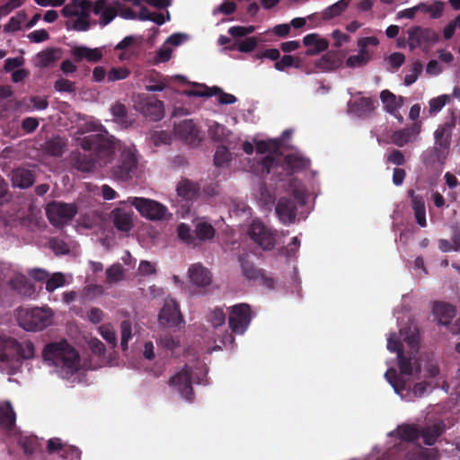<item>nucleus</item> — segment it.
Here are the masks:
<instances>
[{
	"mask_svg": "<svg viewBox=\"0 0 460 460\" xmlns=\"http://www.w3.org/2000/svg\"><path fill=\"white\" fill-rule=\"evenodd\" d=\"M377 44L378 40L376 37L360 38L358 41L359 51L357 55L349 56L347 58V66L355 68L366 66L370 59V55L367 49V47L368 45L376 46Z\"/></svg>",
	"mask_w": 460,
	"mask_h": 460,
	"instance_id": "15",
	"label": "nucleus"
},
{
	"mask_svg": "<svg viewBox=\"0 0 460 460\" xmlns=\"http://www.w3.org/2000/svg\"><path fill=\"white\" fill-rule=\"evenodd\" d=\"M258 44V40L255 37H250L243 40L238 45V50L243 53L252 51Z\"/></svg>",
	"mask_w": 460,
	"mask_h": 460,
	"instance_id": "64",
	"label": "nucleus"
},
{
	"mask_svg": "<svg viewBox=\"0 0 460 460\" xmlns=\"http://www.w3.org/2000/svg\"><path fill=\"white\" fill-rule=\"evenodd\" d=\"M398 460H436L438 451L436 449L424 448L420 446H411L400 443Z\"/></svg>",
	"mask_w": 460,
	"mask_h": 460,
	"instance_id": "14",
	"label": "nucleus"
},
{
	"mask_svg": "<svg viewBox=\"0 0 460 460\" xmlns=\"http://www.w3.org/2000/svg\"><path fill=\"white\" fill-rule=\"evenodd\" d=\"M215 228L207 222L198 223L195 228L196 238L200 241L211 240L215 236Z\"/></svg>",
	"mask_w": 460,
	"mask_h": 460,
	"instance_id": "40",
	"label": "nucleus"
},
{
	"mask_svg": "<svg viewBox=\"0 0 460 460\" xmlns=\"http://www.w3.org/2000/svg\"><path fill=\"white\" fill-rule=\"evenodd\" d=\"M77 214V206L60 201L49 202L46 207V215L50 224L60 227L71 221Z\"/></svg>",
	"mask_w": 460,
	"mask_h": 460,
	"instance_id": "7",
	"label": "nucleus"
},
{
	"mask_svg": "<svg viewBox=\"0 0 460 460\" xmlns=\"http://www.w3.org/2000/svg\"><path fill=\"white\" fill-rule=\"evenodd\" d=\"M178 237L189 245H196L197 238L193 235L190 227L185 224L181 223L177 226Z\"/></svg>",
	"mask_w": 460,
	"mask_h": 460,
	"instance_id": "43",
	"label": "nucleus"
},
{
	"mask_svg": "<svg viewBox=\"0 0 460 460\" xmlns=\"http://www.w3.org/2000/svg\"><path fill=\"white\" fill-rule=\"evenodd\" d=\"M411 133L409 129H399L393 132L391 136L392 142L399 146L402 147L410 142Z\"/></svg>",
	"mask_w": 460,
	"mask_h": 460,
	"instance_id": "47",
	"label": "nucleus"
},
{
	"mask_svg": "<svg viewBox=\"0 0 460 460\" xmlns=\"http://www.w3.org/2000/svg\"><path fill=\"white\" fill-rule=\"evenodd\" d=\"M199 185L189 179H183L179 181L176 188L177 194L186 200L195 199L199 195Z\"/></svg>",
	"mask_w": 460,
	"mask_h": 460,
	"instance_id": "28",
	"label": "nucleus"
},
{
	"mask_svg": "<svg viewBox=\"0 0 460 460\" xmlns=\"http://www.w3.org/2000/svg\"><path fill=\"white\" fill-rule=\"evenodd\" d=\"M303 43L308 47L305 50V56H315L325 51L329 47V41L323 39L317 33H310L304 37Z\"/></svg>",
	"mask_w": 460,
	"mask_h": 460,
	"instance_id": "24",
	"label": "nucleus"
},
{
	"mask_svg": "<svg viewBox=\"0 0 460 460\" xmlns=\"http://www.w3.org/2000/svg\"><path fill=\"white\" fill-rule=\"evenodd\" d=\"M138 159L134 146H124L120 149L116 164L111 168L112 176L119 181L132 179L137 171Z\"/></svg>",
	"mask_w": 460,
	"mask_h": 460,
	"instance_id": "4",
	"label": "nucleus"
},
{
	"mask_svg": "<svg viewBox=\"0 0 460 460\" xmlns=\"http://www.w3.org/2000/svg\"><path fill=\"white\" fill-rule=\"evenodd\" d=\"M380 99L385 105V111L389 113H394L400 106L397 102L396 96L389 90L382 91Z\"/></svg>",
	"mask_w": 460,
	"mask_h": 460,
	"instance_id": "42",
	"label": "nucleus"
},
{
	"mask_svg": "<svg viewBox=\"0 0 460 460\" xmlns=\"http://www.w3.org/2000/svg\"><path fill=\"white\" fill-rule=\"evenodd\" d=\"M38 58L40 66L47 67L56 60L55 51L53 49L41 51L38 54Z\"/></svg>",
	"mask_w": 460,
	"mask_h": 460,
	"instance_id": "62",
	"label": "nucleus"
},
{
	"mask_svg": "<svg viewBox=\"0 0 460 460\" xmlns=\"http://www.w3.org/2000/svg\"><path fill=\"white\" fill-rule=\"evenodd\" d=\"M433 314L437 317L439 324L447 325L456 315V308L448 303L435 302Z\"/></svg>",
	"mask_w": 460,
	"mask_h": 460,
	"instance_id": "26",
	"label": "nucleus"
},
{
	"mask_svg": "<svg viewBox=\"0 0 460 460\" xmlns=\"http://www.w3.org/2000/svg\"><path fill=\"white\" fill-rule=\"evenodd\" d=\"M176 134L185 141H193L199 132L192 119H184L175 128Z\"/></svg>",
	"mask_w": 460,
	"mask_h": 460,
	"instance_id": "29",
	"label": "nucleus"
},
{
	"mask_svg": "<svg viewBox=\"0 0 460 460\" xmlns=\"http://www.w3.org/2000/svg\"><path fill=\"white\" fill-rule=\"evenodd\" d=\"M302 66V60L291 55H284L279 61L275 62L274 67L279 71H284L288 67L298 68Z\"/></svg>",
	"mask_w": 460,
	"mask_h": 460,
	"instance_id": "41",
	"label": "nucleus"
},
{
	"mask_svg": "<svg viewBox=\"0 0 460 460\" xmlns=\"http://www.w3.org/2000/svg\"><path fill=\"white\" fill-rule=\"evenodd\" d=\"M123 268L120 264H113L106 270V278L109 283H116L123 279Z\"/></svg>",
	"mask_w": 460,
	"mask_h": 460,
	"instance_id": "49",
	"label": "nucleus"
},
{
	"mask_svg": "<svg viewBox=\"0 0 460 460\" xmlns=\"http://www.w3.org/2000/svg\"><path fill=\"white\" fill-rule=\"evenodd\" d=\"M128 202L135 207L142 217L152 221L165 219L167 214H169L165 206L154 199L133 197L128 198Z\"/></svg>",
	"mask_w": 460,
	"mask_h": 460,
	"instance_id": "6",
	"label": "nucleus"
},
{
	"mask_svg": "<svg viewBox=\"0 0 460 460\" xmlns=\"http://www.w3.org/2000/svg\"><path fill=\"white\" fill-rule=\"evenodd\" d=\"M412 209L414 211V217H415L417 224L421 227H425L427 226V221H426V208H425L424 199L423 198H414L413 204H412Z\"/></svg>",
	"mask_w": 460,
	"mask_h": 460,
	"instance_id": "38",
	"label": "nucleus"
},
{
	"mask_svg": "<svg viewBox=\"0 0 460 460\" xmlns=\"http://www.w3.org/2000/svg\"><path fill=\"white\" fill-rule=\"evenodd\" d=\"M255 31L254 26H233L228 30V33L234 38L244 37Z\"/></svg>",
	"mask_w": 460,
	"mask_h": 460,
	"instance_id": "59",
	"label": "nucleus"
},
{
	"mask_svg": "<svg viewBox=\"0 0 460 460\" xmlns=\"http://www.w3.org/2000/svg\"><path fill=\"white\" fill-rule=\"evenodd\" d=\"M89 13H80L77 19L74 22L73 29L79 31H87L90 28Z\"/></svg>",
	"mask_w": 460,
	"mask_h": 460,
	"instance_id": "61",
	"label": "nucleus"
},
{
	"mask_svg": "<svg viewBox=\"0 0 460 460\" xmlns=\"http://www.w3.org/2000/svg\"><path fill=\"white\" fill-rule=\"evenodd\" d=\"M130 71L124 66L112 67L107 74L108 82H116L129 76Z\"/></svg>",
	"mask_w": 460,
	"mask_h": 460,
	"instance_id": "50",
	"label": "nucleus"
},
{
	"mask_svg": "<svg viewBox=\"0 0 460 460\" xmlns=\"http://www.w3.org/2000/svg\"><path fill=\"white\" fill-rule=\"evenodd\" d=\"M169 385L177 389L181 397L189 402L193 400V388L191 385V370L188 367L172 376Z\"/></svg>",
	"mask_w": 460,
	"mask_h": 460,
	"instance_id": "13",
	"label": "nucleus"
},
{
	"mask_svg": "<svg viewBox=\"0 0 460 460\" xmlns=\"http://www.w3.org/2000/svg\"><path fill=\"white\" fill-rule=\"evenodd\" d=\"M455 126L454 120L451 122H446L442 126H439L434 133L435 150L442 155L448 150L451 142V130Z\"/></svg>",
	"mask_w": 460,
	"mask_h": 460,
	"instance_id": "21",
	"label": "nucleus"
},
{
	"mask_svg": "<svg viewBox=\"0 0 460 460\" xmlns=\"http://www.w3.org/2000/svg\"><path fill=\"white\" fill-rule=\"evenodd\" d=\"M134 106L138 112L150 120L159 121L164 117V102L155 96H138Z\"/></svg>",
	"mask_w": 460,
	"mask_h": 460,
	"instance_id": "12",
	"label": "nucleus"
},
{
	"mask_svg": "<svg viewBox=\"0 0 460 460\" xmlns=\"http://www.w3.org/2000/svg\"><path fill=\"white\" fill-rule=\"evenodd\" d=\"M387 349L391 352H396L397 357L403 352V347L399 339H397L396 333H391L387 340Z\"/></svg>",
	"mask_w": 460,
	"mask_h": 460,
	"instance_id": "60",
	"label": "nucleus"
},
{
	"mask_svg": "<svg viewBox=\"0 0 460 460\" xmlns=\"http://www.w3.org/2000/svg\"><path fill=\"white\" fill-rule=\"evenodd\" d=\"M228 325L235 334H243L252 321V310L248 304L241 303L229 307Z\"/></svg>",
	"mask_w": 460,
	"mask_h": 460,
	"instance_id": "9",
	"label": "nucleus"
},
{
	"mask_svg": "<svg viewBox=\"0 0 460 460\" xmlns=\"http://www.w3.org/2000/svg\"><path fill=\"white\" fill-rule=\"evenodd\" d=\"M239 261L242 273L246 279L255 281L260 279L262 270L256 268L254 263L247 260L243 255L239 257Z\"/></svg>",
	"mask_w": 460,
	"mask_h": 460,
	"instance_id": "34",
	"label": "nucleus"
},
{
	"mask_svg": "<svg viewBox=\"0 0 460 460\" xmlns=\"http://www.w3.org/2000/svg\"><path fill=\"white\" fill-rule=\"evenodd\" d=\"M47 451L49 454L58 453L65 460H80L82 454L78 447L67 445L58 438L48 440Z\"/></svg>",
	"mask_w": 460,
	"mask_h": 460,
	"instance_id": "16",
	"label": "nucleus"
},
{
	"mask_svg": "<svg viewBox=\"0 0 460 460\" xmlns=\"http://www.w3.org/2000/svg\"><path fill=\"white\" fill-rule=\"evenodd\" d=\"M443 432V427L439 423L433 424L432 426L426 427L420 430V437L423 438V441L428 446L434 445L438 437Z\"/></svg>",
	"mask_w": 460,
	"mask_h": 460,
	"instance_id": "35",
	"label": "nucleus"
},
{
	"mask_svg": "<svg viewBox=\"0 0 460 460\" xmlns=\"http://www.w3.org/2000/svg\"><path fill=\"white\" fill-rule=\"evenodd\" d=\"M398 358V367L400 370V373L405 376H411L412 375V365H411V358H407L404 353L399 355L397 357Z\"/></svg>",
	"mask_w": 460,
	"mask_h": 460,
	"instance_id": "57",
	"label": "nucleus"
},
{
	"mask_svg": "<svg viewBox=\"0 0 460 460\" xmlns=\"http://www.w3.org/2000/svg\"><path fill=\"white\" fill-rule=\"evenodd\" d=\"M305 204V191L301 188H294L290 198L282 197L278 200L275 211L281 223L289 225L295 222L297 208Z\"/></svg>",
	"mask_w": 460,
	"mask_h": 460,
	"instance_id": "3",
	"label": "nucleus"
},
{
	"mask_svg": "<svg viewBox=\"0 0 460 460\" xmlns=\"http://www.w3.org/2000/svg\"><path fill=\"white\" fill-rule=\"evenodd\" d=\"M189 278L198 287H207L211 284L212 275L201 263L192 264L189 268Z\"/></svg>",
	"mask_w": 460,
	"mask_h": 460,
	"instance_id": "23",
	"label": "nucleus"
},
{
	"mask_svg": "<svg viewBox=\"0 0 460 460\" xmlns=\"http://www.w3.org/2000/svg\"><path fill=\"white\" fill-rule=\"evenodd\" d=\"M351 0H340L335 4L326 7L323 11V19L331 20L336 16L341 15L349 6Z\"/></svg>",
	"mask_w": 460,
	"mask_h": 460,
	"instance_id": "37",
	"label": "nucleus"
},
{
	"mask_svg": "<svg viewBox=\"0 0 460 460\" xmlns=\"http://www.w3.org/2000/svg\"><path fill=\"white\" fill-rule=\"evenodd\" d=\"M230 160V152L225 146H217L215 155L214 164L216 166H223Z\"/></svg>",
	"mask_w": 460,
	"mask_h": 460,
	"instance_id": "51",
	"label": "nucleus"
},
{
	"mask_svg": "<svg viewBox=\"0 0 460 460\" xmlns=\"http://www.w3.org/2000/svg\"><path fill=\"white\" fill-rule=\"evenodd\" d=\"M42 358L49 365L61 368L66 377L80 368L78 351L65 339L46 344L42 350Z\"/></svg>",
	"mask_w": 460,
	"mask_h": 460,
	"instance_id": "1",
	"label": "nucleus"
},
{
	"mask_svg": "<svg viewBox=\"0 0 460 460\" xmlns=\"http://www.w3.org/2000/svg\"><path fill=\"white\" fill-rule=\"evenodd\" d=\"M54 89L60 93H73L75 92V83L66 78H59L54 84Z\"/></svg>",
	"mask_w": 460,
	"mask_h": 460,
	"instance_id": "55",
	"label": "nucleus"
},
{
	"mask_svg": "<svg viewBox=\"0 0 460 460\" xmlns=\"http://www.w3.org/2000/svg\"><path fill=\"white\" fill-rule=\"evenodd\" d=\"M66 141L59 136L54 137L44 144V152L51 156L60 157L65 153Z\"/></svg>",
	"mask_w": 460,
	"mask_h": 460,
	"instance_id": "31",
	"label": "nucleus"
},
{
	"mask_svg": "<svg viewBox=\"0 0 460 460\" xmlns=\"http://www.w3.org/2000/svg\"><path fill=\"white\" fill-rule=\"evenodd\" d=\"M25 359L33 358L35 349L31 341L19 342L13 338H0V362H8L13 358L12 351Z\"/></svg>",
	"mask_w": 460,
	"mask_h": 460,
	"instance_id": "8",
	"label": "nucleus"
},
{
	"mask_svg": "<svg viewBox=\"0 0 460 460\" xmlns=\"http://www.w3.org/2000/svg\"><path fill=\"white\" fill-rule=\"evenodd\" d=\"M377 104L378 102L376 99L361 97L357 100H350L348 102V111L357 117L365 118L370 116Z\"/></svg>",
	"mask_w": 460,
	"mask_h": 460,
	"instance_id": "19",
	"label": "nucleus"
},
{
	"mask_svg": "<svg viewBox=\"0 0 460 460\" xmlns=\"http://www.w3.org/2000/svg\"><path fill=\"white\" fill-rule=\"evenodd\" d=\"M422 68L423 66L420 60L414 61L411 66V74L406 75L404 77V84L411 85L415 83L419 75L421 74Z\"/></svg>",
	"mask_w": 460,
	"mask_h": 460,
	"instance_id": "52",
	"label": "nucleus"
},
{
	"mask_svg": "<svg viewBox=\"0 0 460 460\" xmlns=\"http://www.w3.org/2000/svg\"><path fill=\"white\" fill-rule=\"evenodd\" d=\"M120 334H121V341L120 346L123 351L128 349V341L132 335V326L131 323L128 320H124L120 323Z\"/></svg>",
	"mask_w": 460,
	"mask_h": 460,
	"instance_id": "45",
	"label": "nucleus"
},
{
	"mask_svg": "<svg viewBox=\"0 0 460 460\" xmlns=\"http://www.w3.org/2000/svg\"><path fill=\"white\" fill-rule=\"evenodd\" d=\"M65 277L62 273H55L51 278L47 279L46 289L49 292L54 291L56 288L65 285Z\"/></svg>",
	"mask_w": 460,
	"mask_h": 460,
	"instance_id": "54",
	"label": "nucleus"
},
{
	"mask_svg": "<svg viewBox=\"0 0 460 460\" xmlns=\"http://www.w3.org/2000/svg\"><path fill=\"white\" fill-rule=\"evenodd\" d=\"M16 414L10 402L0 406V427L11 430L15 425Z\"/></svg>",
	"mask_w": 460,
	"mask_h": 460,
	"instance_id": "30",
	"label": "nucleus"
},
{
	"mask_svg": "<svg viewBox=\"0 0 460 460\" xmlns=\"http://www.w3.org/2000/svg\"><path fill=\"white\" fill-rule=\"evenodd\" d=\"M52 314L49 309L32 308L20 313L19 324L26 331H41L50 325Z\"/></svg>",
	"mask_w": 460,
	"mask_h": 460,
	"instance_id": "5",
	"label": "nucleus"
},
{
	"mask_svg": "<svg viewBox=\"0 0 460 460\" xmlns=\"http://www.w3.org/2000/svg\"><path fill=\"white\" fill-rule=\"evenodd\" d=\"M250 238L263 251H271L276 244L274 233L262 222L253 220L248 228Z\"/></svg>",
	"mask_w": 460,
	"mask_h": 460,
	"instance_id": "11",
	"label": "nucleus"
},
{
	"mask_svg": "<svg viewBox=\"0 0 460 460\" xmlns=\"http://www.w3.org/2000/svg\"><path fill=\"white\" fill-rule=\"evenodd\" d=\"M420 430L415 425L403 424L398 427L397 432L402 443L415 442L420 437Z\"/></svg>",
	"mask_w": 460,
	"mask_h": 460,
	"instance_id": "33",
	"label": "nucleus"
},
{
	"mask_svg": "<svg viewBox=\"0 0 460 460\" xmlns=\"http://www.w3.org/2000/svg\"><path fill=\"white\" fill-rule=\"evenodd\" d=\"M111 112L112 116L117 120H119V121H123L124 119L127 117V113H128L126 106L119 102H115L111 107Z\"/></svg>",
	"mask_w": 460,
	"mask_h": 460,
	"instance_id": "63",
	"label": "nucleus"
},
{
	"mask_svg": "<svg viewBox=\"0 0 460 460\" xmlns=\"http://www.w3.org/2000/svg\"><path fill=\"white\" fill-rule=\"evenodd\" d=\"M400 336L412 350L419 348V330L416 325L409 324L400 330Z\"/></svg>",
	"mask_w": 460,
	"mask_h": 460,
	"instance_id": "32",
	"label": "nucleus"
},
{
	"mask_svg": "<svg viewBox=\"0 0 460 460\" xmlns=\"http://www.w3.org/2000/svg\"><path fill=\"white\" fill-rule=\"evenodd\" d=\"M81 147L84 151L93 152L99 165L107 164L115 152L114 138L103 133L92 134L84 137L80 142Z\"/></svg>",
	"mask_w": 460,
	"mask_h": 460,
	"instance_id": "2",
	"label": "nucleus"
},
{
	"mask_svg": "<svg viewBox=\"0 0 460 460\" xmlns=\"http://www.w3.org/2000/svg\"><path fill=\"white\" fill-rule=\"evenodd\" d=\"M280 144L278 140H261L256 143V150L259 154H266L268 152H277Z\"/></svg>",
	"mask_w": 460,
	"mask_h": 460,
	"instance_id": "48",
	"label": "nucleus"
},
{
	"mask_svg": "<svg viewBox=\"0 0 460 460\" xmlns=\"http://www.w3.org/2000/svg\"><path fill=\"white\" fill-rule=\"evenodd\" d=\"M315 66L323 71H330L335 69L337 66V61L334 54L328 52L323 55L322 58L315 62Z\"/></svg>",
	"mask_w": 460,
	"mask_h": 460,
	"instance_id": "44",
	"label": "nucleus"
},
{
	"mask_svg": "<svg viewBox=\"0 0 460 460\" xmlns=\"http://www.w3.org/2000/svg\"><path fill=\"white\" fill-rule=\"evenodd\" d=\"M42 440L36 436H27L20 438L19 444L24 454L32 455L39 447H41Z\"/></svg>",
	"mask_w": 460,
	"mask_h": 460,
	"instance_id": "39",
	"label": "nucleus"
},
{
	"mask_svg": "<svg viewBox=\"0 0 460 460\" xmlns=\"http://www.w3.org/2000/svg\"><path fill=\"white\" fill-rule=\"evenodd\" d=\"M132 215L131 211L116 208L111 211V217L118 231L128 233L133 226Z\"/></svg>",
	"mask_w": 460,
	"mask_h": 460,
	"instance_id": "22",
	"label": "nucleus"
},
{
	"mask_svg": "<svg viewBox=\"0 0 460 460\" xmlns=\"http://www.w3.org/2000/svg\"><path fill=\"white\" fill-rule=\"evenodd\" d=\"M26 15L23 13H19L16 16L10 18L7 24L4 25V31H17L21 30V23L25 20Z\"/></svg>",
	"mask_w": 460,
	"mask_h": 460,
	"instance_id": "56",
	"label": "nucleus"
},
{
	"mask_svg": "<svg viewBox=\"0 0 460 460\" xmlns=\"http://www.w3.org/2000/svg\"><path fill=\"white\" fill-rule=\"evenodd\" d=\"M11 180L13 186L26 189L34 183V175L31 170L17 168L12 172Z\"/></svg>",
	"mask_w": 460,
	"mask_h": 460,
	"instance_id": "27",
	"label": "nucleus"
},
{
	"mask_svg": "<svg viewBox=\"0 0 460 460\" xmlns=\"http://www.w3.org/2000/svg\"><path fill=\"white\" fill-rule=\"evenodd\" d=\"M408 45L411 50L423 45V49L428 50L429 47L439 41V34L431 28H423L416 25L407 31Z\"/></svg>",
	"mask_w": 460,
	"mask_h": 460,
	"instance_id": "10",
	"label": "nucleus"
},
{
	"mask_svg": "<svg viewBox=\"0 0 460 460\" xmlns=\"http://www.w3.org/2000/svg\"><path fill=\"white\" fill-rule=\"evenodd\" d=\"M226 314L222 308L216 307L213 311H211L208 316V322L214 327H219L225 324L226 323Z\"/></svg>",
	"mask_w": 460,
	"mask_h": 460,
	"instance_id": "53",
	"label": "nucleus"
},
{
	"mask_svg": "<svg viewBox=\"0 0 460 460\" xmlns=\"http://www.w3.org/2000/svg\"><path fill=\"white\" fill-rule=\"evenodd\" d=\"M198 85L204 88V90H188L185 92V94L190 97H212L217 95L218 102L223 105L233 104L237 102V98L234 95L225 93L220 87H208L205 84Z\"/></svg>",
	"mask_w": 460,
	"mask_h": 460,
	"instance_id": "17",
	"label": "nucleus"
},
{
	"mask_svg": "<svg viewBox=\"0 0 460 460\" xmlns=\"http://www.w3.org/2000/svg\"><path fill=\"white\" fill-rule=\"evenodd\" d=\"M73 57L76 62H80L83 59L88 62L97 63L102 60L103 54L101 49H90L85 46L75 47L72 50Z\"/></svg>",
	"mask_w": 460,
	"mask_h": 460,
	"instance_id": "25",
	"label": "nucleus"
},
{
	"mask_svg": "<svg viewBox=\"0 0 460 460\" xmlns=\"http://www.w3.org/2000/svg\"><path fill=\"white\" fill-rule=\"evenodd\" d=\"M101 336L111 346L115 347L117 344V337L115 331L111 324L106 323L99 327Z\"/></svg>",
	"mask_w": 460,
	"mask_h": 460,
	"instance_id": "46",
	"label": "nucleus"
},
{
	"mask_svg": "<svg viewBox=\"0 0 460 460\" xmlns=\"http://www.w3.org/2000/svg\"><path fill=\"white\" fill-rule=\"evenodd\" d=\"M285 164L290 170V173L305 169L309 161L297 154H289L284 157Z\"/></svg>",
	"mask_w": 460,
	"mask_h": 460,
	"instance_id": "36",
	"label": "nucleus"
},
{
	"mask_svg": "<svg viewBox=\"0 0 460 460\" xmlns=\"http://www.w3.org/2000/svg\"><path fill=\"white\" fill-rule=\"evenodd\" d=\"M182 321V315L177 302L173 299L166 300L159 314L160 323L173 327L178 326Z\"/></svg>",
	"mask_w": 460,
	"mask_h": 460,
	"instance_id": "18",
	"label": "nucleus"
},
{
	"mask_svg": "<svg viewBox=\"0 0 460 460\" xmlns=\"http://www.w3.org/2000/svg\"><path fill=\"white\" fill-rule=\"evenodd\" d=\"M69 164L79 172H90L95 169L97 160L90 155L73 151L69 155Z\"/></svg>",
	"mask_w": 460,
	"mask_h": 460,
	"instance_id": "20",
	"label": "nucleus"
},
{
	"mask_svg": "<svg viewBox=\"0 0 460 460\" xmlns=\"http://www.w3.org/2000/svg\"><path fill=\"white\" fill-rule=\"evenodd\" d=\"M448 101L449 96L447 94H443L437 98L431 99L429 101V112L437 113L440 111Z\"/></svg>",
	"mask_w": 460,
	"mask_h": 460,
	"instance_id": "58",
	"label": "nucleus"
}]
</instances>
